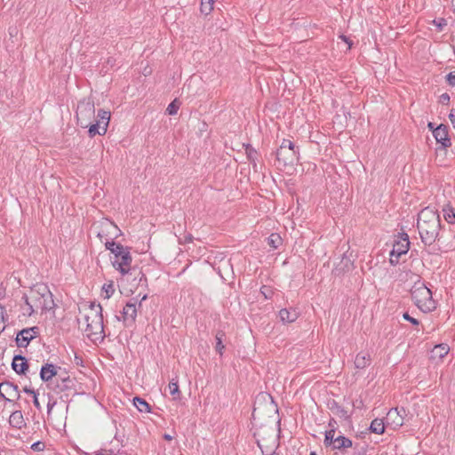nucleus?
<instances>
[{
  "instance_id": "1",
  "label": "nucleus",
  "mask_w": 455,
  "mask_h": 455,
  "mask_svg": "<svg viewBox=\"0 0 455 455\" xmlns=\"http://www.w3.org/2000/svg\"><path fill=\"white\" fill-rule=\"evenodd\" d=\"M76 116L77 124L82 128H88V133L91 138L96 135H105L110 121L111 113L105 109H99L95 124L92 120L95 118V106L92 98H84L76 108Z\"/></svg>"
},
{
  "instance_id": "2",
  "label": "nucleus",
  "mask_w": 455,
  "mask_h": 455,
  "mask_svg": "<svg viewBox=\"0 0 455 455\" xmlns=\"http://www.w3.org/2000/svg\"><path fill=\"white\" fill-rule=\"evenodd\" d=\"M440 218L436 211L426 207L418 215L417 228L425 245H431L436 240L440 230Z\"/></svg>"
},
{
  "instance_id": "3",
  "label": "nucleus",
  "mask_w": 455,
  "mask_h": 455,
  "mask_svg": "<svg viewBox=\"0 0 455 455\" xmlns=\"http://www.w3.org/2000/svg\"><path fill=\"white\" fill-rule=\"evenodd\" d=\"M28 306V315H31L37 310L46 312L54 307L52 294L45 285H37L31 289L29 295H24L22 298Z\"/></svg>"
},
{
  "instance_id": "4",
  "label": "nucleus",
  "mask_w": 455,
  "mask_h": 455,
  "mask_svg": "<svg viewBox=\"0 0 455 455\" xmlns=\"http://www.w3.org/2000/svg\"><path fill=\"white\" fill-rule=\"evenodd\" d=\"M84 323H85L84 332L91 340H103L104 325L100 305L91 306L89 313L84 316Z\"/></svg>"
},
{
  "instance_id": "5",
  "label": "nucleus",
  "mask_w": 455,
  "mask_h": 455,
  "mask_svg": "<svg viewBox=\"0 0 455 455\" xmlns=\"http://www.w3.org/2000/svg\"><path fill=\"white\" fill-rule=\"evenodd\" d=\"M276 166L279 169L292 167L299 161V150L290 140H283L275 152Z\"/></svg>"
},
{
  "instance_id": "6",
  "label": "nucleus",
  "mask_w": 455,
  "mask_h": 455,
  "mask_svg": "<svg viewBox=\"0 0 455 455\" xmlns=\"http://www.w3.org/2000/svg\"><path fill=\"white\" fill-rule=\"evenodd\" d=\"M411 299L423 312H429L435 308L432 299V291L421 282L415 283L411 289Z\"/></svg>"
},
{
  "instance_id": "7",
  "label": "nucleus",
  "mask_w": 455,
  "mask_h": 455,
  "mask_svg": "<svg viewBox=\"0 0 455 455\" xmlns=\"http://www.w3.org/2000/svg\"><path fill=\"white\" fill-rule=\"evenodd\" d=\"M398 237L400 240L394 243L393 249L390 251L389 262L392 266L397 265L399 258L406 254L410 248L409 236L406 233H399Z\"/></svg>"
},
{
  "instance_id": "8",
  "label": "nucleus",
  "mask_w": 455,
  "mask_h": 455,
  "mask_svg": "<svg viewBox=\"0 0 455 455\" xmlns=\"http://www.w3.org/2000/svg\"><path fill=\"white\" fill-rule=\"evenodd\" d=\"M433 135L437 143L441 144V148L445 150L447 148L451 147V142L448 134V126L445 124H439L433 131Z\"/></svg>"
},
{
  "instance_id": "9",
  "label": "nucleus",
  "mask_w": 455,
  "mask_h": 455,
  "mask_svg": "<svg viewBox=\"0 0 455 455\" xmlns=\"http://www.w3.org/2000/svg\"><path fill=\"white\" fill-rule=\"evenodd\" d=\"M39 328L36 326L26 328L20 331L16 337V344L20 347H26L29 341L38 334Z\"/></svg>"
},
{
  "instance_id": "10",
  "label": "nucleus",
  "mask_w": 455,
  "mask_h": 455,
  "mask_svg": "<svg viewBox=\"0 0 455 455\" xmlns=\"http://www.w3.org/2000/svg\"><path fill=\"white\" fill-rule=\"evenodd\" d=\"M132 261V259L129 250L121 255L119 259H115L113 266L122 275H124L130 272Z\"/></svg>"
},
{
  "instance_id": "11",
  "label": "nucleus",
  "mask_w": 455,
  "mask_h": 455,
  "mask_svg": "<svg viewBox=\"0 0 455 455\" xmlns=\"http://www.w3.org/2000/svg\"><path fill=\"white\" fill-rule=\"evenodd\" d=\"M405 413L404 408H392L387 414V423L398 428L403 425V414Z\"/></svg>"
},
{
  "instance_id": "12",
  "label": "nucleus",
  "mask_w": 455,
  "mask_h": 455,
  "mask_svg": "<svg viewBox=\"0 0 455 455\" xmlns=\"http://www.w3.org/2000/svg\"><path fill=\"white\" fill-rule=\"evenodd\" d=\"M137 300L132 299L126 303L122 311L123 321L126 325L132 324L135 322L137 315Z\"/></svg>"
},
{
  "instance_id": "13",
  "label": "nucleus",
  "mask_w": 455,
  "mask_h": 455,
  "mask_svg": "<svg viewBox=\"0 0 455 455\" xmlns=\"http://www.w3.org/2000/svg\"><path fill=\"white\" fill-rule=\"evenodd\" d=\"M5 395L11 397L20 398V393L18 391V386L11 382H4L0 384V395L3 396L6 401H11Z\"/></svg>"
},
{
  "instance_id": "14",
  "label": "nucleus",
  "mask_w": 455,
  "mask_h": 455,
  "mask_svg": "<svg viewBox=\"0 0 455 455\" xmlns=\"http://www.w3.org/2000/svg\"><path fill=\"white\" fill-rule=\"evenodd\" d=\"M12 367L17 374H25L28 369V363L23 355H17L13 357Z\"/></svg>"
},
{
  "instance_id": "15",
  "label": "nucleus",
  "mask_w": 455,
  "mask_h": 455,
  "mask_svg": "<svg viewBox=\"0 0 455 455\" xmlns=\"http://www.w3.org/2000/svg\"><path fill=\"white\" fill-rule=\"evenodd\" d=\"M57 375V367L52 363H45L40 371V377L43 381H49Z\"/></svg>"
},
{
  "instance_id": "16",
  "label": "nucleus",
  "mask_w": 455,
  "mask_h": 455,
  "mask_svg": "<svg viewBox=\"0 0 455 455\" xmlns=\"http://www.w3.org/2000/svg\"><path fill=\"white\" fill-rule=\"evenodd\" d=\"M279 316L283 323H293L297 320L299 313L293 308H283L279 312Z\"/></svg>"
},
{
  "instance_id": "17",
  "label": "nucleus",
  "mask_w": 455,
  "mask_h": 455,
  "mask_svg": "<svg viewBox=\"0 0 455 455\" xmlns=\"http://www.w3.org/2000/svg\"><path fill=\"white\" fill-rule=\"evenodd\" d=\"M371 356L368 353L360 352L356 355L355 359V366L357 369H364L371 363Z\"/></svg>"
},
{
  "instance_id": "18",
  "label": "nucleus",
  "mask_w": 455,
  "mask_h": 455,
  "mask_svg": "<svg viewBox=\"0 0 455 455\" xmlns=\"http://www.w3.org/2000/svg\"><path fill=\"white\" fill-rule=\"evenodd\" d=\"M352 445H353V443L349 438L345 437L343 435H339L334 440L333 447H334V449H337V450H342V449H346V448H350V447H352Z\"/></svg>"
},
{
  "instance_id": "19",
  "label": "nucleus",
  "mask_w": 455,
  "mask_h": 455,
  "mask_svg": "<svg viewBox=\"0 0 455 455\" xmlns=\"http://www.w3.org/2000/svg\"><path fill=\"white\" fill-rule=\"evenodd\" d=\"M10 424L17 428H21L24 424L23 416L20 411H13L9 419Z\"/></svg>"
},
{
  "instance_id": "20",
  "label": "nucleus",
  "mask_w": 455,
  "mask_h": 455,
  "mask_svg": "<svg viewBox=\"0 0 455 455\" xmlns=\"http://www.w3.org/2000/svg\"><path fill=\"white\" fill-rule=\"evenodd\" d=\"M133 405L140 411V412H150L151 407L150 405L140 397L133 398Z\"/></svg>"
},
{
  "instance_id": "21",
  "label": "nucleus",
  "mask_w": 455,
  "mask_h": 455,
  "mask_svg": "<svg viewBox=\"0 0 455 455\" xmlns=\"http://www.w3.org/2000/svg\"><path fill=\"white\" fill-rule=\"evenodd\" d=\"M370 430L372 433L381 435L385 431V425L382 419H375L371 421Z\"/></svg>"
},
{
  "instance_id": "22",
  "label": "nucleus",
  "mask_w": 455,
  "mask_h": 455,
  "mask_svg": "<svg viewBox=\"0 0 455 455\" xmlns=\"http://www.w3.org/2000/svg\"><path fill=\"white\" fill-rule=\"evenodd\" d=\"M169 391L171 395H172L173 400H178L180 398V391L178 385V380L172 379L169 383Z\"/></svg>"
},
{
  "instance_id": "23",
  "label": "nucleus",
  "mask_w": 455,
  "mask_h": 455,
  "mask_svg": "<svg viewBox=\"0 0 455 455\" xmlns=\"http://www.w3.org/2000/svg\"><path fill=\"white\" fill-rule=\"evenodd\" d=\"M282 241L278 234L273 233L267 238V244L273 249H277L282 244Z\"/></svg>"
},
{
  "instance_id": "24",
  "label": "nucleus",
  "mask_w": 455,
  "mask_h": 455,
  "mask_svg": "<svg viewBox=\"0 0 455 455\" xmlns=\"http://www.w3.org/2000/svg\"><path fill=\"white\" fill-rule=\"evenodd\" d=\"M216 0H201L200 11L204 15H208L213 9V4Z\"/></svg>"
},
{
  "instance_id": "25",
  "label": "nucleus",
  "mask_w": 455,
  "mask_h": 455,
  "mask_svg": "<svg viewBox=\"0 0 455 455\" xmlns=\"http://www.w3.org/2000/svg\"><path fill=\"white\" fill-rule=\"evenodd\" d=\"M225 337V333L222 331H220L216 334V351L220 354V355H223V351L225 349V346L223 345L222 339Z\"/></svg>"
},
{
  "instance_id": "26",
  "label": "nucleus",
  "mask_w": 455,
  "mask_h": 455,
  "mask_svg": "<svg viewBox=\"0 0 455 455\" xmlns=\"http://www.w3.org/2000/svg\"><path fill=\"white\" fill-rule=\"evenodd\" d=\"M443 217L448 223L455 222V211L450 205H446L443 209Z\"/></svg>"
},
{
  "instance_id": "27",
  "label": "nucleus",
  "mask_w": 455,
  "mask_h": 455,
  "mask_svg": "<svg viewBox=\"0 0 455 455\" xmlns=\"http://www.w3.org/2000/svg\"><path fill=\"white\" fill-rule=\"evenodd\" d=\"M246 156L250 163L252 164L253 168H256V159H257V151L251 148V146L246 147Z\"/></svg>"
},
{
  "instance_id": "28",
  "label": "nucleus",
  "mask_w": 455,
  "mask_h": 455,
  "mask_svg": "<svg viewBox=\"0 0 455 455\" xmlns=\"http://www.w3.org/2000/svg\"><path fill=\"white\" fill-rule=\"evenodd\" d=\"M102 292L105 299H109L115 292L114 282L109 281L108 283H105L102 287Z\"/></svg>"
},
{
  "instance_id": "29",
  "label": "nucleus",
  "mask_w": 455,
  "mask_h": 455,
  "mask_svg": "<svg viewBox=\"0 0 455 455\" xmlns=\"http://www.w3.org/2000/svg\"><path fill=\"white\" fill-rule=\"evenodd\" d=\"M335 437V429L331 428L330 430L325 432V437L323 443L326 447L330 446L331 444L334 443Z\"/></svg>"
},
{
  "instance_id": "30",
  "label": "nucleus",
  "mask_w": 455,
  "mask_h": 455,
  "mask_svg": "<svg viewBox=\"0 0 455 455\" xmlns=\"http://www.w3.org/2000/svg\"><path fill=\"white\" fill-rule=\"evenodd\" d=\"M449 348L445 344H440L435 347L433 352L440 358L443 357L448 354Z\"/></svg>"
},
{
  "instance_id": "31",
  "label": "nucleus",
  "mask_w": 455,
  "mask_h": 455,
  "mask_svg": "<svg viewBox=\"0 0 455 455\" xmlns=\"http://www.w3.org/2000/svg\"><path fill=\"white\" fill-rule=\"evenodd\" d=\"M130 248L129 247H124L123 246L122 244L120 243H117L115 248L113 249V251H111V252L113 254H115V259H119V257L121 255H123L126 251H129Z\"/></svg>"
},
{
  "instance_id": "32",
  "label": "nucleus",
  "mask_w": 455,
  "mask_h": 455,
  "mask_svg": "<svg viewBox=\"0 0 455 455\" xmlns=\"http://www.w3.org/2000/svg\"><path fill=\"white\" fill-rule=\"evenodd\" d=\"M180 108V103L178 102V100H174L172 102H171L167 108H166V112L168 113V115L170 116H173V115H176L178 110Z\"/></svg>"
},
{
  "instance_id": "33",
  "label": "nucleus",
  "mask_w": 455,
  "mask_h": 455,
  "mask_svg": "<svg viewBox=\"0 0 455 455\" xmlns=\"http://www.w3.org/2000/svg\"><path fill=\"white\" fill-rule=\"evenodd\" d=\"M260 292L265 297V299H271L274 294L272 288L270 286H267V285H263L260 288Z\"/></svg>"
},
{
  "instance_id": "34",
  "label": "nucleus",
  "mask_w": 455,
  "mask_h": 455,
  "mask_svg": "<svg viewBox=\"0 0 455 455\" xmlns=\"http://www.w3.org/2000/svg\"><path fill=\"white\" fill-rule=\"evenodd\" d=\"M433 24L436 26L438 31H442L447 26V20L443 18L434 20Z\"/></svg>"
},
{
  "instance_id": "35",
  "label": "nucleus",
  "mask_w": 455,
  "mask_h": 455,
  "mask_svg": "<svg viewBox=\"0 0 455 455\" xmlns=\"http://www.w3.org/2000/svg\"><path fill=\"white\" fill-rule=\"evenodd\" d=\"M31 449L35 451H42L45 449V443L41 441H37L31 445Z\"/></svg>"
},
{
  "instance_id": "36",
  "label": "nucleus",
  "mask_w": 455,
  "mask_h": 455,
  "mask_svg": "<svg viewBox=\"0 0 455 455\" xmlns=\"http://www.w3.org/2000/svg\"><path fill=\"white\" fill-rule=\"evenodd\" d=\"M403 317L404 320L409 321L415 326H418L419 324V322L416 318L411 316L408 312L403 313Z\"/></svg>"
},
{
  "instance_id": "37",
  "label": "nucleus",
  "mask_w": 455,
  "mask_h": 455,
  "mask_svg": "<svg viewBox=\"0 0 455 455\" xmlns=\"http://www.w3.org/2000/svg\"><path fill=\"white\" fill-rule=\"evenodd\" d=\"M446 82L451 86H455V70L446 76Z\"/></svg>"
},
{
  "instance_id": "38",
  "label": "nucleus",
  "mask_w": 455,
  "mask_h": 455,
  "mask_svg": "<svg viewBox=\"0 0 455 455\" xmlns=\"http://www.w3.org/2000/svg\"><path fill=\"white\" fill-rule=\"evenodd\" d=\"M450 95L448 93H443L439 98V102L442 104H448L450 101Z\"/></svg>"
},
{
  "instance_id": "39",
  "label": "nucleus",
  "mask_w": 455,
  "mask_h": 455,
  "mask_svg": "<svg viewBox=\"0 0 455 455\" xmlns=\"http://www.w3.org/2000/svg\"><path fill=\"white\" fill-rule=\"evenodd\" d=\"M449 118H450V121H451V124L455 128V109L454 108L451 110V113L449 115Z\"/></svg>"
},
{
  "instance_id": "40",
  "label": "nucleus",
  "mask_w": 455,
  "mask_h": 455,
  "mask_svg": "<svg viewBox=\"0 0 455 455\" xmlns=\"http://www.w3.org/2000/svg\"><path fill=\"white\" fill-rule=\"evenodd\" d=\"M33 403L36 409L41 410V405L37 398V394H34L33 395Z\"/></svg>"
},
{
  "instance_id": "41",
  "label": "nucleus",
  "mask_w": 455,
  "mask_h": 455,
  "mask_svg": "<svg viewBox=\"0 0 455 455\" xmlns=\"http://www.w3.org/2000/svg\"><path fill=\"white\" fill-rule=\"evenodd\" d=\"M117 243H115L114 241H111V242H106L105 245H106V248L108 250H109L110 251H113V249L115 248V246L116 245Z\"/></svg>"
},
{
  "instance_id": "42",
  "label": "nucleus",
  "mask_w": 455,
  "mask_h": 455,
  "mask_svg": "<svg viewBox=\"0 0 455 455\" xmlns=\"http://www.w3.org/2000/svg\"><path fill=\"white\" fill-rule=\"evenodd\" d=\"M336 425H337L336 420L334 419H331L329 421V427L331 428H334L336 430Z\"/></svg>"
},
{
  "instance_id": "43",
  "label": "nucleus",
  "mask_w": 455,
  "mask_h": 455,
  "mask_svg": "<svg viewBox=\"0 0 455 455\" xmlns=\"http://www.w3.org/2000/svg\"><path fill=\"white\" fill-rule=\"evenodd\" d=\"M192 241H193V236H192V235H190V234H189V235H186L184 236V242H185V243H191Z\"/></svg>"
},
{
  "instance_id": "44",
  "label": "nucleus",
  "mask_w": 455,
  "mask_h": 455,
  "mask_svg": "<svg viewBox=\"0 0 455 455\" xmlns=\"http://www.w3.org/2000/svg\"><path fill=\"white\" fill-rule=\"evenodd\" d=\"M23 390L25 393L30 394L32 395H34V394H36L33 389L27 387H25Z\"/></svg>"
},
{
  "instance_id": "45",
  "label": "nucleus",
  "mask_w": 455,
  "mask_h": 455,
  "mask_svg": "<svg viewBox=\"0 0 455 455\" xmlns=\"http://www.w3.org/2000/svg\"><path fill=\"white\" fill-rule=\"evenodd\" d=\"M75 362H76V363L78 365V364L82 363V358H81L80 356H77V355H76V356H75Z\"/></svg>"
},
{
  "instance_id": "46",
  "label": "nucleus",
  "mask_w": 455,
  "mask_h": 455,
  "mask_svg": "<svg viewBox=\"0 0 455 455\" xmlns=\"http://www.w3.org/2000/svg\"><path fill=\"white\" fill-rule=\"evenodd\" d=\"M164 438L167 441L172 440V436L169 434H164Z\"/></svg>"
},
{
  "instance_id": "47",
  "label": "nucleus",
  "mask_w": 455,
  "mask_h": 455,
  "mask_svg": "<svg viewBox=\"0 0 455 455\" xmlns=\"http://www.w3.org/2000/svg\"><path fill=\"white\" fill-rule=\"evenodd\" d=\"M427 127L429 128V130H431L432 132L434 131V129H435V125L433 123H428L427 124Z\"/></svg>"
},
{
  "instance_id": "48",
  "label": "nucleus",
  "mask_w": 455,
  "mask_h": 455,
  "mask_svg": "<svg viewBox=\"0 0 455 455\" xmlns=\"http://www.w3.org/2000/svg\"><path fill=\"white\" fill-rule=\"evenodd\" d=\"M4 308L0 305V316L2 317L3 320H4Z\"/></svg>"
},
{
  "instance_id": "49",
  "label": "nucleus",
  "mask_w": 455,
  "mask_h": 455,
  "mask_svg": "<svg viewBox=\"0 0 455 455\" xmlns=\"http://www.w3.org/2000/svg\"><path fill=\"white\" fill-rule=\"evenodd\" d=\"M62 379V381H63L64 383H66V382H71V380H70L69 377L63 378V379Z\"/></svg>"
},
{
  "instance_id": "50",
  "label": "nucleus",
  "mask_w": 455,
  "mask_h": 455,
  "mask_svg": "<svg viewBox=\"0 0 455 455\" xmlns=\"http://www.w3.org/2000/svg\"><path fill=\"white\" fill-rule=\"evenodd\" d=\"M340 37H341L344 41L347 42V37H346L345 36H341Z\"/></svg>"
},
{
  "instance_id": "51",
  "label": "nucleus",
  "mask_w": 455,
  "mask_h": 455,
  "mask_svg": "<svg viewBox=\"0 0 455 455\" xmlns=\"http://www.w3.org/2000/svg\"><path fill=\"white\" fill-rule=\"evenodd\" d=\"M451 4H452V6L455 8V0H452Z\"/></svg>"
},
{
  "instance_id": "52",
  "label": "nucleus",
  "mask_w": 455,
  "mask_h": 455,
  "mask_svg": "<svg viewBox=\"0 0 455 455\" xmlns=\"http://www.w3.org/2000/svg\"><path fill=\"white\" fill-rule=\"evenodd\" d=\"M4 330V327H0V333Z\"/></svg>"
},
{
  "instance_id": "53",
  "label": "nucleus",
  "mask_w": 455,
  "mask_h": 455,
  "mask_svg": "<svg viewBox=\"0 0 455 455\" xmlns=\"http://www.w3.org/2000/svg\"><path fill=\"white\" fill-rule=\"evenodd\" d=\"M310 455H316V453L315 451H312Z\"/></svg>"
}]
</instances>
